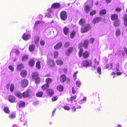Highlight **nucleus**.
<instances>
[{"label":"nucleus","instance_id":"e2e57ef3","mask_svg":"<svg viewBox=\"0 0 127 127\" xmlns=\"http://www.w3.org/2000/svg\"><path fill=\"white\" fill-rule=\"evenodd\" d=\"M95 63L96 64L98 65L99 62V59H95Z\"/></svg>","mask_w":127,"mask_h":127},{"label":"nucleus","instance_id":"c756f323","mask_svg":"<svg viewBox=\"0 0 127 127\" xmlns=\"http://www.w3.org/2000/svg\"><path fill=\"white\" fill-rule=\"evenodd\" d=\"M89 41L87 40H85L84 42V46L86 48H87L88 45Z\"/></svg>","mask_w":127,"mask_h":127},{"label":"nucleus","instance_id":"49530a36","mask_svg":"<svg viewBox=\"0 0 127 127\" xmlns=\"http://www.w3.org/2000/svg\"><path fill=\"white\" fill-rule=\"evenodd\" d=\"M23 67V65L20 64L17 65V68L18 70H20L22 69Z\"/></svg>","mask_w":127,"mask_h":127},{"label":"nucleus","instance_id":"423d86ee","mask_svg":"<svg viewBox=\"0 0 127 127\" xmlns=\"http://www.w3.org/2000/svg\"><path fill=\"white\" fill-rule=\"evenodd\" d=\"M52 12L50 9L47 10V12L45 13V17H47L48 18H51L52 17Z\"/></svg>","mask_w":127,"mask_h":127},{"label":"nucleus","instance_id":"b1692460","mask_svg":"<svg viewBox=\"0 0 127 127\" xmlns=\"http://www.w3.org/2000/svg\"><path fill=\"white\" fill-rule=\"evenodd\" d=\"M35 47V46L34 45L32 44L30 45L29 47V51L31 52L33 51L34 50Z\"/></svg>","mask_w":127,"mask_h":127},{"label":"nucleus","instance_id":"0eeeda50","mask_svg":"<svg viewBox=\"0 0 127 127\" xmlns=\"http://www.w3.org/2000/svg\"><path fill=\"white\" fill-rule=\"evenodd\" d=\"M61 7V5L60 3H53L51 6L52 8H58Z\"/></svg>","mask_w":127,"mask_h":127},{"label":"nucleus","instance_id":"cd10ccee","mask_svg":"<svg viewBox=\"0 0 127 127\" xmlns=\"http://www.w3.org/2000/svg\"><path fill=\"white\" fill-rule=\"evenodd\" d=\"M46 84L49 85V84H51L52 81V80L50 78H48L46 79Z\"/></svg>","mask_w":127,"mask_h":127},{"label":"nucleus","instance_id":"c9c22d12","mask_svg":"<svg viewBox=\"0 0 127 127\" xmlns=\"http://www.w3.org/2000/svg\"><path fill=\"white\" fill-rule=\"evenodd\" d=\"M14 88V85L13 84H11L10 87V90L11 92L13 91Z\"/></svg>","mask_w":127,"mask_h":127},{"label":"nucleus","instance_id":"9d476101","mask_svg":"<svg viewBox=\"0 0 127 127\" xmlns=\"http://www.w3.org/2000/svg\"><path fill=\"white\" fill-rule=\"evenodd\" d=\"M30 90H27L26 91L23 93L22 96L24 97H26L28 96L29 95L30 93Z\"/></svg>","mask_w":127,"mask_h":127},{"label":"nucleus","instance_id":"2f4dec72","mask_svg":"<svg viewBox=\"0 0 127 127\" xmlns=\"http://www.w3.org/2000/svg\"><path fill=\"white\" fill-rule=\"evenodd\" d=\"M89 55V53L88 52L86 51L84 52L83 55V57L85 58L88 57Z\"/></svg>","mask_w":127,"mask_h":127},{"label":"nucleus","instance_id":"7ed1b4c3","mask_svg":"<svg viewBox=\"0 0 127 127\" xmlns=\"http://www.w3.org/2000/svg\"><path fill=\"white\" fill-rule=\"evenodd\" d=\"M91 62L90 60H85L82 62V67H87L91 65Z\"/></svg>","mask_w":127,"mask_h":127},{"label":"nucleus","instance_id":"864d4df0","mask_svg":"<svg viewBox=\"0 0 127 127\" xmlns=\"http://www.w3.org/2000/svg\"><path fill=\"white\" fill-rule=\"evenodd\" d=\"M88 4L89 5H90L91 4H92L93 5V2H92V0H88L85 3V4Z\"/></svg>","mask_w":127,"mask_h":127},{"label":"nucleus","instance_id":"a211bd4d","mask_svg":"<svg viewBox=\"0 0 127 127\" xmlns=\"http://www.w3.org/2000/svg\"><path fill=\"white\" fill-rule=\"evenodd\" d=\"M63 32L65 35H67L68 34L69 29L66 27H65L63 29Z\"/></svg>","mask_w":127,"mask_h":127},{"label":"nucleus","instance_id":"aec40b11","mask_svg":"<svg viewBox=\"0 0 127 127\" xmlns=\"http://www.w3.org/2000/svg\"><path fill=\"white\" fill-rule=\"evenodd\" d=\"M18 105L19 108H21L24 106L25 103L22 101H20L19 102Z\"/></svg>","mask_w":127,"mask_h":127},{"label":"nucleus","instance_id":"09e8293b","mask_svg":"<svg viewBox=\"0 0 127 127\" xmlns=\"http://www.w3.org/2000/svg\"><path fill=\"white\" fill-rule=\"evenodd\" d=\"M101 69L100 67H98L97 69V71L99 75H100L101 74Z\"/></svg>","mask_w":127,"mask_h":127},{"label":"nucleus","instance_id":"72a5a7b5","mask_svg":"<svg viewBox=\"0 0 127 127\" xmlns=\"http://www.w3.org/2000/svg\"><path fill=\"white\" fill-rule=\"evenodd\" d=\"M29 56L26 55L23 56L22 58V61H25L27 60Z\"/></svg>","mask_w":127,"mask_h":127},{"label":"nucleus","instance_id":"69168bd1","mask_svg":"<svg viewBox=\"0 0 127 127\" xmlns=\"http://www.w3.org/2000/svg\"><path fill=\"white\" fill-rule=\"evenodd\" d=\"M119 65L118 64H117L116 65V70L117 71H119Z\"/></svg>","mask_w":127,"mask_h":127},{"label":"nucleus","instance_id":"9b49d317","mask_svg":"<svg viewBox=\"0 0 127 127\" xmlns=\"http://www.w3.org/2000/svg\"><path fill=\"white\" fill-rule=\"evenodd\" d=\"M21 117L20 119V121L21 122H23L24 123V126H25V125L27 126V124H26L27 122V120L25 118L24 116V115L22 116L21 115Z\"/></svg>","mask_w":127,"mask_h":127},{"label":"nucleus","instance_id":"a19ab883","mask_svg":"<svg viewBox=\"0 0 127 127\" xmlns=\"http://www.w3.org/2000/svg\"><path fill=\"white\" fill-rule=\"evenodd\" d=\"M83 52V49L82 48L80 49L79 51V54L80 57L82 55V53Z\"/></svg>","mask_w":127,"mask_h":127},{"label":"nucleus","instance_id":"2eb2a0df","mask_svg":"<svg viewBox=\"0 0 127 127\" xmlns=\"http://www.w3.org/2000/svg\"><path fill=\"white\" fill-rule=\"evenodd\" d=\"M47 63L50 66L53 67L54 65V62L52 60H49L47 62Z\"/></svg>","mask_w":127,"mask_h":127},{"label":"nucleus","instance_id":"393cba45","mask_svg":"<svg viewBox=\"0 0 127 127\" xmlns=\"http://www.w3.org/2000/svg\"><path fill=\"white\" fill-rule=\"evenodd\" d=\"M124 24L125 26H127V14H126L124 16Z\"/></svg>","mask_w":127,"mask_h":127},{"label":"nucleus","instance_id":"1a4fd4ad","mask_svg":"<svg viewBox=\"0 0 127 127\" xmlns=\"http://www.w3.org/2000/svg\"><path fill=\"white\" fill-rule=\"evenodd\" d=\"M102 18L101 17H97L94 19L93 22V24H95L98 23L100 20H102Z\"/></svg>","mask_w":127,"mask_h":127},{"label":"nucleus","instance_id":"ea45409f","mask_svg":"<svg viewBox=\"0 0 127 127\" xmlns=\"http://www.w3.org/2000/svg\"><path fill=\"white\" fill-rule=\"evenodd\" d=\"M40 39L39 37L37 36L34 39V41L35 44H38L39 41Z\"/></svg>","mask_w":127,"mask_h":127},{"label":"nucleus","instance_id":"bb28decb","mask_svg":"<svg viewBox=\"0 0 127 127\" xmlns=\"http://www.w3.org/2000/svg\"><path fill=\"white\" fill-rule=\"evenodd\" d=\"M86 100V98L85 97H84L83 99L79 101L78 102L79 104L83 103L85 102Z\"/></svg>","mask_w":127,"mask_h":127},{"label":"nucleus","instance_id":"20e7f679","mask_svg":"<svg viewBox=\"0 0 127 127\" xmlns=\"http://www.w3.org/2000/svg\"><path fill=\"white\" fill-rule=\"evenodd\" d=\"M60 16L61 19L63 20L66 19L67 18V15L66 12L65 11H62L60 14Z\"/></svg>","mask_w":127,"mask_h":127},{"label":"nucleus","instance_id":"680f3d73","mask_svg":"<svg viewBox=\"0 0 127 127\" xmlns=\"http://www.w3.org/2000/svg\"><path fill=\"white\" fill-rule=\"evenodd\" d=\"M64 108L65 110H69L70 109L69 107L67 106V105L64 106Z\"/></svg>","mask_w":127,"mask_h":127},{"label":"nucleus","instance_id":"f257e3e1","mask_svg":"<svg viewBox=\"0 0 127 127\" xmlns=\"http://www.w3.org/2000/svg\"><path fill=\"white\" fill-rule=\"evenodd\" d=\"M32 78L35 80L36 84L39 83L40 82V79L38 77V74L37 72L33 73L32 75Z\"/></svg>","mask_w":127,"mask_h":127},{"label":"nucleus","instance_id":"5701e85b","mask_svg":"<svg viewBox=\"0 0 127 127\" xmlns=\"http://www.w3.org/2000/svg\"><path fill=\"white\" fill-rule=\"evenodd\" d=\"M15 95L16 96L19 98H21L22 97V95L19 92L16 91L15 93Z\"/></svg>","mask_w":127,"mask_h":127},{"label":"nucleus","instance_id":"6ab92c4d","mask_svg":"<svg viewBox=\"0 0 127 127\" xmlns=\"http://www.w3.org/2000/svg\"><path fill=\"white\" fill-rule=\"evenodd\" d=\"M46 93L50 95H52L54 94V92L52 90L49 89L47 90Z\"/></svg>","mask_w":127,"mask_h":127},{"label":"nucleus","instance_id":"473e14b6","mask_svg":"<svg viewBox=\"0 0 127 127\" xmlns=\"http://www.w3.org/2000/svg\"><path fill=\"white\" fill-rule=\"evenodd\" d=\"M49 87V85L46 84L43 85L42 87V89L43 90H45L46 88Z\"/></svg>","mask_w":127,"mask_h":127},{"label":"nucleus","instance_id":"4c0bfd02","mask_svg":"<svg viewBox=\"0 0 127 127\" xmlns=\"http://www.w3.org/2000/svg\"><path fill=\"white\" fill-rule=\"evenodd\" d=\"M3 110L6 113H9L10 111L8 108L7 107H4L3 108Z\"/></svg>","mask_w":127,"mask_h":127},{"label":"nucleus","instance_id":"39448f33","mask_svg":"<svg viewBox=\"0 0 127 127\" xmlns=\"http://www.w3.org/2000/svg\"><path fill=\"white\" fill-rule=\"evenodd\" d=\"M28 81L25 79L22 80L21 82V85L23 87H26L28 85Z\"/></svg>","mask_w":127,"mask_h":127},{"label":"nucleus","instance_id":"8fccbe9b","mask_svg":"<svg viewBox=\"0 0 127 127\" xmlns=\"http://www.w3.org/2000/svg\"><path fill=\"white\" fill-rule=\"evenodd\" d=\"M84 22L85 20L84 19H81L79 21V24H80V25H82L84 23Z\"/></svg>","mask_w":127,"mask_h":127},{"label":"nucleus","instance_id":"0e129e2a","mask_svg":"<svg viewBox=\"0 0 127 127\" xmlns=\"http://www.w3.org/2000/svg\"><path fill=\"white\" fill-rule=\"evenodd\" d=\"M69 43L68 42H67L64 45V46L65 47H67L69 45Z\"/></svg>","mask_w":127,"mask_h":127},{"label":"nucleus","instance_id":"bf43d9fd","mask_svg":"<svg viewBox=\"0 0 127 127\" xmlns=\"http://www.w3.org/2000/svg\"><path fill=\"white\" fill-rule=\"evenodd\" d=\"M41 22V21H36L34 25V26L35 27L36 26H37L39 24H40Z\"/></svg>","mask_w":127,"mask_h":127},{"label":"nucleus","instance_id":"f704fd0d","mask_svg":"<svg viewBox=\"0 0 127 127\" xmlns=\"http://www.w3.org/2000/svg\"><path fill=\"white\" fill-rule=\"evenodd\" d=\"M121 31L120 29H117L116 32V35L117 36H118L121 34Z\"/></svg>","mask_w":127,"mask_h":127},{"label":"nucleus","instance_id":"c03bdc74","mask_svg":"<svg viewBox=\"0 0 127 127\" xmlns=\"http://www.w3.org/2000/svg\"><path fill=\"white\" fill-rule=\"evenodd\" d=\"M75 34L76 33L74 31L71 32L70 34V38H73L75 36Z\"/></svg>","mask_w":127,"mask_h":127},{"label":"nucleus","instance_id":"e433bc0d","mask_svg":"<svg viewBox=\"0 0 127 127\" xmlns=\"http://www.w3.org/2000/svg\"><path fill=\"white\" fill-rule=\"evenodd\" d=\"M76 98V95H74L73 96H71L70 98V99H67L69 101H71L72 102L73 100L75 99Z\"/></svg>","mask_w":127,"mask_h":127},{"label":"nucleus","instance_id":"ddd939ff","mask_svg":"<svg viewBox=\"0 0 127 127\" xmlns=\"http://www.w3.org/2000/svg\"><path fill=\"white\" fill-rule=\"evenodd\" d=\"M60 80L62 82H64L66 80V77L64 75H62L60 77Z\"/></svg>","mask_w":127,"mask_h":127},{"label":"nucleus","instance_id":"a878e982","mask_svg":"<svg viewBox=\"0 0 127 127\" xmlns=\"http://www.w3.org/2000/svg\"><path fill=\"white\" fill-rule=\"evenodd\" d=\"M57 89L58 90L61 92L63 90L64 87L63 86L61 85H58L57 87Z\"/></svg>","mask_w":127,"mask_h":127},{"label":"nucleus","instance_id":"052dcab7","mask_svg":"<svg viewBox=\"0 0 127 127\" xmlns=\"http://www.w3.org/2000/svg\"><path fill=\"white\" fill-rule=\"evenodd\" d=\"M8 68L11 70L12 71H13L14 70V68L13 67L11 66H8Z\"/></svg>","mask_w":127,"mask_h":127},{"label":"nucleus","instance_id":"dca6fc26","mask_svg":"<svg viewBox=\"0 0 127 127\" xmlns=\"http://www.w3.org/2000/svg\"><path fill=\"white\" fill-rule=\"evenodd\" d=\"M120 24V21L119 19H117L114 22V25L115 26H119Z\"/></svg>","mask_w":127,"mask_h":127},{"label":"nucleus","instance_id":"f8f14e48","mask_svg":"<svg viewBox=\"0 0 127 127\" xmlns=\"http://www.w3.org/2000/svg\"><path fill=\"white\" fill-rule=\"evenodd\" d=\"M8 99L9 101L11 102H14L15 99V97L14 96L11 95L9 96Z\"/></svg>","mask_w":127,"mask_h":127},{"label":"nucleus","instance_id":"4d7b16f0","mask_svg":"<svg viewBox=\"0 0 127 127\" xmlns=\"http://www.w3.org/2000/svg\"><path fill=\"white\" fill-rule=\"evenodd\" d=\"M113 65V64L112 63H111L110 64H107L106 66V68H109V66H110V68H111L112 67Z\"/></svg>","mask_w":127,"mask_h":127},{"label":"nucleus","instance_id":"5fc2aeb1","mask_svg":"<svg viewBox=\"0 0 127 127\" xmlns=\"http://www.w3.org/2000/svg\"><path fill=\"white\" fill-rule=\"evenodd\" d=\"M76 84L77 87H79L81 84V82L79 81H76Z\"/></svg>","mask_w":127,"mask_h":127},{"label":"nucleus","instance_id":"c85d7f7f","mask_svg":"<svg viewBox=\"0 0 127 127\" xmlns=\"http://www.w3.org/2000/svg\"><path fill=\"white\" fill-rule=\"evenodd\" d=\"M34 62L33 60H30L29 63V64L30 66H32L34 65Z\"/></svg>","mask_w":127,"mask_h":127},{"label":"nucleus","instance_id":"a18cd8bd","mask_svg":"<svg viewBox=\"0 0 127 127\" xmlns=\"http://www.w3.org/2000/svg\"><path fill=\"white\" fill-rule=\"evenodd\" d=\"M15 117V114L14 113H12L9 115V117L10 118H14Z\"/></svg>","mask_w":127,"mask_h":127},{"label":"nucleus","instance_id":"f3484780","mask_svg":"<svg viewBox=\"0 0 127 127\" xmlns=\"http://www.w3.org/2000/svg\"><path fill=\"white\" fill-rule=\"evenodd\" d=\"M118 15L116 14L112 15L111 16V19L112 20H116L118 19Z\"/></svg>","mask_w":127,"mask_h":127},{"label":"nucleus","instance_id":"79ce46f5","mask_svg":"<svg viewBox=\"0 0 127 127\" xmlns=\"http://www.w3.org/2000/svg\"><path fill=\"white\" fill-rule=\"evenodd\" d=\"M56 62L58 65H59L62 64L63 63V62L60 60H57Z\"/></svg>","mask_w":127,"mask_h":127},{"label":"nucleus","instance_id":"7c9ffc66","mask_svg":"<svg viewBox=\"0 0 127 127\" xmlns=\"http://www.w3.org/2000/svg\"><path fill=\"white\" fill-rule=\"evenodd\" d=\"M73 50L72 47H70L69 49L67 50V52H66L67 55L68 56L71 53Z\"/></svg>","mask_w":127,"mask_h":127},{"label":"nucleus","instance_id":"4468645a","mask_svg":"<svg viewBox=\"0 0 127 127\" xmlns=\"http://www.w3.org/2000/svg\"><path fill=\"white\" fill-rule=\"evenodd\" d=\"M62 46V42H60L57 44L55 46L54 48L55 49H57L61 48Z\"/></svg>","mask_w":127,"mask_h":127},{"label":"nucleus","instance_id":"3c124183","mask_svg":"<svg viewBox=\"0 0 127 127\" xmlns=\"http://www.w3.org/2000/svg\"><path fill=\"white\" fill-rule=\"evenodd\" d=\"M96 11L94 10L91 12L90 13V14L91 16H93L94 15H95L96 14Z\"/></svg>","mask_w":127,"mask_h":127},{"label":"nucleus","instance_id":"13d9d810","mask_svg":"<svg viewBox=\"0 0 127 127\" xmlns=\"http://www.w3.org/2000/svg\"><path fill=\"white\" fill-rule=\"evenodd\" d=\"M40 43L41 45L43 46L45 45V43L44 41L41 40L40 41Z\"/></svg>","mask_w":127,"mask_h":127},{"label":"nucleus","instance_id":"338daca9","mask_svg":"<svg viewBox=\"0 0 127 127\" xmlns=\"http://www.w3.org/2000/svg\"><path fill=\"white\" fill-rule=\"evenodd\" d=\"M122 10V9L120 8H117L116 9V11H118L119 12H120Z\"/></svg>","mask_w":127,"mask_h":127},{"label":"nucleus","instance_id":"37998d69","mask_svg":"<svg viewBox=\"0 0 127 127\" xmlns=\"http://www.w3.org/2000/svg\"><path fill=\"white\" fill-rule=\"evenodd\" d=\"M36 67L38 69H40V62L38 61L37 62Z\"/></svg>","mask_w":127,"mask_h":127},{"label":"nucleus","instance_id":"de8ad7c7","mask_svg":"<svg viewBox=\"0 0 127 127\" xmlns=\"http://www.w3.org/2000/svg\"><path fill=\"white\" fill-rule=\"evenodd\" d=\"M106 13V11L105 10H102L100 12V15L103 14H105Z\"/></svg>","mask_w":127,"mask_h":127},{"label":"nucleus","instance_id":"4be33fe9","mask_svg":"<svg viewBox=\"0 0 127 127\" xmlns=\"http://www.w3.org/2000/svg\"><path fill=\"white\" fill-rule=\"evenodd\" d=\"M27 72L26 70H23L21 73L20 75L22 77H24L26 76Z\"/></svg>","mask_w":127,"mask_h":127},{"label":"nucleus","instance_id":"774afa93","mask_svg":"<svg viewBox=\"0 0 127 127\" xmlns=\"http://www.w3.org/2000/svg\"><path fill=\"white\" fill-rule=\"evenodd\" d=\"M38 103V101H34L33 102V104L35 105H37Z\"/></svg>","mask_w":127,"mask_h":127},{"label":"nucleus","instance_id":"6e6d98bb","mask_svg":"<svg viewBox=\"0 0 127 127\" xmlns=\"http://www.w3.org/2000/svg\"><path fill=\"white\" fill-rule=\"evenodd\" d=\"M59 53L57 52H55L54 53V56L55 58L57 57Z\"/></svg>","mask_w":127,"mask_h":127},{"label":"nucleus","instance_id":"6e6552de","mask_svg":"<svg viewBox=\"0 0 127 127\" xmlns=\"http://www.w3.org/2000/svg\"><path fill=\"white\" fill-rule=\"evenodd\" d=\"M31 36V35L30 34L27 33H25L23 35V38L25 40H28Z\"/></svg>","mask_w":127,"mask_h":127},{"label":"nucleus","instance_id":"412c9836","mask_svg":"<svg viewBox=\"0 0 127 127\" xmlns=\"http://www.w3.org/2000/svg\"><path fill=\"white\" fill-rule=\"evenodd\" d=\"M90 9V8L88 5H86L84 10L86 13H88Z\"/></svg>","mask_w":127,"mask_h":127},{"label":"nucleus","instance_id":"58836bf2","mask_svg":"<svg viewBox=\"0 0 127 127\" xmlns=\"http://www.w3.org/2000/svg\"><path fill=\"white\" fill-rule=\"evenodd\" d=\"M43 94V92L42 91H40L36 93V95L39 97H41Z\"/></svg>","mask_w":127,"mask_h":127},{"label":"nucleus","instance_id":"603ef678","mask_svg":"<svg viewBox=\"0 0 127 127\" xmlns=\"http://www.w3.org/2000/svg\"><path fill=\"white\" fill-rule=\"evenodd\" d=\"M78 73V71H76L73 74V78L74 80H75L76 78V74Z\"/></svg>","mask_w":127,"mask_h":127},{"label":"nucleus","instance_id":"f03ea898","mask_svg":"<svg viewBox=\"0 0 127 127\" xmlns=\"http://www.w3.org/2000/svg\"><path fill=\"white\" fill-rule=\"evenodd\" d=\"M90 28V27L89 25H86L81 27V32L83 33L85 32L88 31Z\"/></svg>","mask_w":127,"mask_h":127}]
</instances>
